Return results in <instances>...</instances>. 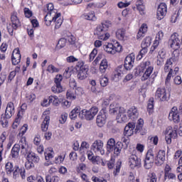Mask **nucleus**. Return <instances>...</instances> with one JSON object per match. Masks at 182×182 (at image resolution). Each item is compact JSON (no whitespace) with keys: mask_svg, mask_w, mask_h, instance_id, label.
Instances as JSON below:
<instances>
[{"mask_svg":"<svg viewBox=\"0 0 182 182\" xmlns=\"http://www.w3.org/2000/svg\"><path fill=\"white\" fill-rule=\"evenodd\" d=\"M19 151L22 156H26V159L31 163H39V156L33 152L29 151V145L26 141V137H22L18 144H16L11 150V156L12 159H18L19 157Z\"/></svg>","mask_w":182,"mask_h":182,"instance_id":"f257e3e1","label":"nucleus"},{"mask_svg":"<svg viewBox=\"0 0 182 182\" xmlns=\"http://www.w3.org/2000/svg\"><path fill=\"white\" fill-rule=\"evenodd\" d=\"M165 160L166 151L160 150L154 158V154L153 153V150L149 149L146 153L144 166L145 168H146V170H149V168H151L153 167L154 161L156 166H161L164 164Z\"/></svg>","mask_w":182,"mask_h":182,"instance_id":"f03ea898","label":"nucleus"},{"mask_svg":"<svg viewBox=\"0 0 182 182\" xmlns=\"http://www.w3.org/2000/svg\"><path fill=\"white\" fill-rule=\"evenodd\" d=\"M168 44L174 50L172 53V57L166 60V66L168 65L170 66V65L173 64V62H177V50L180 49V46L181 45V41L178 38V33H174L171 35Z\"/></svg>","mask_w":182,"mask_h":182,"instance_id":"7ed1b4c3","label":"nucleus"},{"mask_svg":"<svg viewBox=\"0 0 182 182\" xmlns=\"http://www.w3.org/2000/svg\"><path fill=\"white\" fill-rule=\"evenodd\" d=\"M110 22L105 21L98 25L95 30V35H97L99 39L101 41H107L110 38V34L106 31L110 28Z\"/></svg>","mask_w":182,"mask_h":182,"instance_id":"20e7f679","label":"nucleus"},{"mask_svg":"<svg viewBox=\"0 0 182 182\" xmlns=\"http://www.w3.org/2000/svg\"><path fill=\"white\" fill-rule=\"evenodd\" d=\"M47 11H48V13L45 16V22L47 26H50L52 21L60 17V13H58V10L54 9L52 3L47 5Z\"/></svg>","mask_w":182,"mask_h":182,"instance_id":"39448f33","label":"nucleus"},{"mask_svg":"<svg viewBox=\"0 0 182 182\" xmlns=\"http://www.w3.org/2000/svg\"><path fill=\"white\" fill-rule=\"evenodd\" d=\"M14 114H15V105H14V102H10L7 104L5 111V117H1L0 120L2 127H8L9 123L8 119H11Z\"/></svg>","mask_w":182,"mask_h":182,"instance_id":"423d86ee","label":"nucleus"},{"mask_svg":"<svg viewBox=\"0 0 182 182\" xmlns=\"http://www.w3.org/2000/svg\"><path fill=\"white\" fill-rule=\"evenodd\" d=\"M178 127L177 125H174L173 127H168L166 129V136L165 140L167 144H171V139H177V130Z\"/></svg>","mask_w":182,"mask_h":182,"instance_id":"0eeeda50","label":"nucleus"},{"mask_svg":"<svg viewBox=\"0 0 182 182\" xmlns=\"http://www.w3.org/2000/svg\"><path fill=\"white\" fill-rule=\"evenodd\" d=\"M11 21L12 26L11 24H9L7 26V30L9 35L12 36L14 35V29L16 30L18 29V28H19V26H21V21H19V18H18L16 13H13L11 14Z\"/></svg>","mask_w":182,"mask_h":182,"instance_id":"6e6552de","label":"nucleus"},{"mask_svg":"<svg viewBox=\"0 0 182 182\" xmlns=\"http://www.w3.org/2000/svg\"><path fill=\"white\" fill-rule=\"evenodd\" d=\"M97 112H99V109L96 107H92L89 110L82 109L81 119L93 120V119H95V116L97 114Z\"/></svg>","mask_w":182,"mask_h":182,"instance_id":"1a4fd4ad","label":"nucleus"},{"mask_svg":"<svg viewBox=\"0 0 182 182\" xmlns=\"http://www.w3.org/2000/svg\"><path fill=\"white\" fill-rule=\"evenodd\" d=\"M155 96L160 102H167L170 99V93L166 90V88H158Z\"/></svg>","mask_w":182,"mask_h":182,"instance_id":"9d476101","label":"nucleus"},{"mask_svg":"<svg viewBox=\"0 0 182 182\" xmlns=\"http://www.w3.org/2000/svg\"><path fill=\"white\" fill-rule=\"evenodd\" d=\"M103 141L100 139L95 140L91 146V150H92L94 153H97V154L103 156V154H105V149H103Z\"/></svg>","mask_w":182,"mask_h":182,"instance_id":"9b49d317","label":"nucleus"},{"mask_svg":"<svg viewBox=\"0 0 182 182\" xmlns=\"http://www.w3.org/2000/svg\"><path fill=\"white\" fill-rule=\"evenodd\" d=\"M87 72H89V66L80 63V70L77 75L78 80H85L87 77Z\"/></svg>","mask_w":182,"mask_h":182,"instance_id":"f8f14e48","label":"nucleus"},{"mask_svg":"<svg viewBox=\"0 0 182 182\" xmlns=\"http://www.w3.org/2000/svg\"><path fill=\"white\" fill-rule=\"evenodd\" d=\"M88 160H90L94 164H101V166H106V162L103 159H100V156H95L93 152L88 151L87 152Z\"/></svg>","mask_w":182,"mask_h":182,"instance_id":"ddd939ff","label":"nucleus"},{"mask_svg":"<svg viewBox=\"0 0 182 182\" xmlns=\"http://www.w3.org/2000/svg\"><path fill=\"white\" fill-rule=\"evenodd\" d=\"M181 114L178 113V109L177 107H173L169 113L168 119L174 123H180V116Z\"/></svg>","mask_w":182,"mask_h":182,"instance_id":"4468645a","label":"nucleus"},{"mask_svg":"<svg viewBox=\"0 0 182 182\" xmlns=\"http://www.w3.org/2000/svg\"><path fill=\"white\" fill-rule=\"evenodd\" d=\"M167 14V5L166 3H161L158 6L156 16L159 21H161Z\"/></svg>","mask_w":182,"mask_h":182,"instance_id":"2eb2a0df","label":"nucleus"},{"mask_svg":"<svg viewBox=\"0 0 182 182\" xmlns=\"http://www.w3.org/2000/svg\"><path fill=\"white\" fill-rule=\"evenodd\" d=\"M129 163L131 168L140 167L141 166V159L137 157L136 154H132L129 158Z\"/></svg>","mask_w":182,"mask_h":182,"instance_id":"dca6fc26","label":"nucleus"},{"mask_svg":"<svg viewBox=\"0 0 182 182\" xmlns=\"http://www.w3.org/2000/svg\"><path fill=\"white\" fill-rule=\"evenodd\" d=\"M134 65V55L130 54L127 56L124 60V68L126 70H131Z\"/></svg>","mask_w":182,"mask_h":182,"instance_id":"f3484780","label":"nucleus"},{"mask_svg":"<svg viewBox=\"0 0 182 182\" xmlns=\"http://www.w3.org/2000/svg\"><path fill=\"white\" fill-rule=\"evenodd\" d=\"M174 63H176V62H172V64H171L170 65H167V62H166L164 70L166 73L168 72L165 81L166 85H168V83H170V80H171V76H173V65H174Z\"/></svg>","mask_w":182,"mask_h":182,"instance_id":"a211bd4d","label":"nucleus"},{"mask_svg":"<svg viewBox=\"0 0 182 182\" xmlns=\"http://www.w3.org/2000/svg\"><path fill=\"white\" fill-rule=\"evenodd\" d=\"M135 127L136 124L134 122H129L128 124L124 127V136H125V137H130V136H133Z\"/></svg>","mask_w":182,"mask_h":182,"instance_id":"6ab92c4d","label":"nucleus"},{"mask_svg":"<svg viewBox=\"0 0 182 182\" xmlns=\"http://www.w3.org/2000/svg\"><path fill=\"white\" fill-rule=\"evenodd\" d=\"M14 178H18L19 177V174L23 180L26 178V175H25V168H19V166H14Z\"/></svg>","mask_w":182,"mask_h":182,"instance_id":"aec40b11","label":"nucleus"},{"mask_svg":"<svg viewBox=\"0 0 182 182\" xmlns=\"http://www.w3.org/2000/svg\"><path fill=\"white\" fill-rule=\"evenodd\" d=\"M147 65H150V62L146 61L138 65L136 69L134 70V75L135 76H140L142 73H144V70H146V66Z\"/></svg>","mask_w":182,"mask_h":182,"instance_id":"412c9836","label":"nucleus"},{"mask_svg":"<svg viewBox=\"0 0 182 182\" xmlns=\"http://www.w3.org/2000/svg\"><path fill=\"white\" fill-rule=\"evenodd\" d=\"M11 62L13 65H18V63H21V53L19 52V48L14 50L11 56Z\"/></svg>","mask_w":182,"mask_h":182,"instance_id":"4be33fe9","label":"nucleus"},{"mask_svg":"<svg viewBox=\"0 0 182 182\" xmlns=\"http://www.w3.org/2000/svg\"><path fill=\"white\" fill-rule=\"evenodd\" d=\"M115 144L116 140H114L113 138H110L107 142V153H114V154Z\"/></svg>","mask_w":182,"mask_h":182,"instance_id":"5701e85b","label":"nucleus"},{"mask_svg":"<svg viewBox=\"0 0 182 182\" xmlns=\"http://www.w3.org/2000/svg\"><path fill=\"white\" fill-rule=\"evenodd\" d=\"M127 113L128 117H129V119H131V120H133V122H134V120H136L137 117H139V112L137 111V108H136V107H132L129 108Z\"/></svg>","mask_w":182,"mask_h":182,"instance_id":"b1692460","label":"nucleus"},{"mask_svg":"<svg viewBox=\"0 0 182 182\" xmlns=\"http://www.w3.org/2000/svg\"><path fill=\"white\" fill-rule=\"evenodd\" d=\"M116 37L119 41H125L127 39V36H126V29L119 28L116 31Z\"/></svg>","mask_w":182,"mask_h":182,"instance_id":"393cba45","label":"nucleus"},{"mask_svg":"<svg viewBox=\"0 0 182 182\" xmlns=\"http://www.w3.org/2000/svg\"><path fill=\"white\" fill-rule=\"evenodd\" d=\"M106 123V115L98 114L97 117V124L98 127H103Z\"/></svg>","mask_w":182,"mask_h":182,"instance_id":"a878e982","label":"nucleus"},{"mask_svg":"<svg viewBox=\"0 0 182 182\" xmlns=\"http://www.w3.org/2000/svg\"><path fill=\"white\" fill-rule=\"evenodd\" d=\"M122 149H124V144H122V141H117V144H115L114 156H116L117 157L120 156Z\"/></svg>","mask_w":182,"mask_h":182,"instance_id":"bb28decb","label":"nucleus"},{"mask_svg":"<svg viewBox=\"0 0 182 182\" xmlns=\"http://www.w3.org/2000/svg\"><path fill=\"white\" fill-rule=\"evenodd\" d=\"M146 32H147V24L143 23L136 35V38L140 39V38H143V36H144V33H146Z\"/></svg>","mask_w":182,"mask_h":182,"instance_id":"cd10ccee","label":"nucleus"},{"mask_svg":"<svg viewBox=\"0 0 182 182\" xmlns=\"http://www.w3.org/2000/svg\"><path fill=\"white\" fill-rule=\"evenodd\" d=\"M79 116L80 117H82V113H80V109L79 108H75L73 109L70 113V119H76Z\"/></svg>","mask_w":182,"mask_h":182,"instance_id":"c85d7f7f","label":"nucleus"},{"mask_svg":"<svg viewBox=\"0 0 182 182\" xmlns=\"http://www.w3.org/2000/svg\"><path fill=\"white\" fill-rule=\"evenodd\" d=\"M49 120H50L49 116H46L41 124V129L43 132H46L48 130V128L49 127Z\"/></svg>","mask_w":182,"mask_h":182,"instance_id":"c756f323","label":"nucleus"},{"mask_svg":"<svg viewBox=\"0 0 182 182\" xmlns=\"http://www.w3.org/2000/svg\"><path fill=\"white\" fill-rule=\"evenodd\" d=\"M152 73H153V68L149 67L143 74L142 77H141V80L142 81L147 80V79L150 77V75H151Z\"/></svg>","mask_w":182,"mask_h":182,"instance_id":"7c9ffc66","label":"nucleus"},{"mask_svg":"<svg viewBox=\"0 0 182 182\" xmlns=\"http://www.w3.org/2000/svg\"><path fill=\"white\" fill-rule=\"evenodd\" d=\"M107 68H109V65L107 64V60L103 59L101 61V63L100 65V72H101V73H105Z\"/></svg>","mask_w":182,"mask_h":182,"instance_id":"2f4dec72","label":"nucleus"},{"mask_svg":"<svg viewBox=\"0 0 182 182\" xmlns=\"http://www.w3.org/2000/svg\"><path fill=\"white\" fill-rule=\"evenodd\" d=\"M104 50H105L107 53L114 55V46L112 43H108L107 45L104 46Z\"/></svg>","mask_w":182,"mask_h":182,"instance_id":"473e14b6","label":"nucleus"},{"mask_svg":"<svg viewBox=\"0 0 182 182\" xmlns=\"http://www.w3.org/2000/svg\"><path fill=\"white\" fill-rule=\"evenodd\" d=\"M150 45H151V38L150 37L145 38L141 43V47L146 49L150 46Z\"/></svg>","mask_w":182,"mask_h":182,"instance_id":"72a5a7b5","label":"nucleus"},{"mask_svg":"<svg viewBox=\"0 0 182 182\" xmlns=\"http://www.w3.org/2000/svg\"><path fill=\"white\" fill-rule=\"evenodd\" d=\"M51 90L53 93H62V92H63V88L61 85L55 84V85L51 87Z\"/></svg>","mask_w":182,"mask_h":182,"instance_id":"f704fd0d","label":"nucleus"},{"mask_svg":"<svg viewBox=\"0 0 182 182\" xmlns=\"http://www.w3.org/2000/svg\"><path fill=\"white\" fill-rule=\"evenodd\" d=\"M126 68H124V65H119L117 68V73L118 76H122V75H124L126 73Z\"/></svg>","mask_w":182,"mask_h":182,"instance_id":"c9c22d12","label":"nucleus"},{"mask_svg":"<svg viewBox=\"0 0 182 182\" xmlns=\"http://www.w3.org/2000/svg\"><path fill=\"white\" fill-rule=\"evenodd\" d=\"M46 70L49 73H58V72H59V68H57L55 65L50 64L48 66Z\"/></svg>","mask_w":182,"mask_h":182,"instance_id":"e433bc0d","label":"nucleus"},{"mask_svg":"<svg viewBox=\"0 0 182 182\" xmlns=\"http://www.w3.org/2000/svg\"><path fill=\"white\" fill-rule=\"evenodd\" d=\"M84 18L87 21H95L96 19L94 11H91V13L84 15Z\"/></svg>","mask_w":182,"mask_h":182,"instance_id":"4c0bfd02","label":"nucleus"},{"mask_svg":"<svg viewBox=\"0 0 182 182\" xmlns=\"http://www.w3.org/2000/svg\"><path fill=\"white\" fill-rule=\"evenodd\" d=\"M121 142L124 144V150H126L129 147V143L130 142L129 137L124 136L121 139Z\"/></svg>","mask_w":182,"mask_h":182,"instance_id":"58836bf2","label":"nucleus"},{"mask_svg":"<svg viewBox=\"0 0 182 182\" xmlns=\"http://www.w3.org/2000/svg\"><path fill=\"white\" fill-rule=\"evenodd\" d=\"M66 42H68V39L66 38H60L58 41L57 46L60 48V49H62V48H65L66 46Z\"/></svg>","mask_w":182,"mask_h":182,"instance_id":"ea45409f","label":"nucleus"},{"mask_svg":"<svg viewBox=\"0 0 182 182\" xmlns=\"http://www.w3.org/2000/svg\"><path fill=\"white\" fill-rule=\"evenodd\" d=\"M90 146V145H89V144L86 141H83L81 144V146L80 148V151L82 153H85V151H86V150H87V149H89V147Z\"/></svg>","mask_w":182,"mask_h":182,"instance_id":"a19ab883","label":"nucleus"},{"mask_svg":"<svg viewBox=\"0 0 182 182\" xmlns=\"http://www.w3.org/2000/svg\"><path fill=\"white\" fill-rule=\"evenodd\" d=\"M119 112V107H115L113 105H111L109 106V113L111 114H117V113Z\"/></svg>","mask_w":182,"mask_h":182,"instance_id":"79ce46f5","label":"nucleus"},{"mask_svg":"<svg viewBox=\"0 0 182 182\" xmlns=\"http://www.w3.org/2000/svg\"><path fill=\"white\" fill-rule=\"evenodd\" d=\"M100 82L102 87H106V86L109 85V79L106 77H101Z\"/></svg>","mask_w":182,"mask_h":182,"instance_id":"37998d69","label":"nucleus"},{"mask_svg":"<svg viewBox=\"0 0 182 182\" xmlns=\"http://www.w3.org/2000/svg\"><path fill=\"white\" fill-rule=\"evenodd\" d=\"M53 21L55 22V29H59V28H60V26L63 22V21L59 18H54V20H53L52 22H53Z\"/></svg>","mask_w":182,"mask_h":182,"instance_id":"c03bdc74","label":"nucleus"},{"mask_svg":"<svg viewBox=\"0 0 182 182\" xmlns=\"http://www.w3.org/2000/svg\"><path fill=\"white\" fill-rule=\"evenodd\" d=\"M148 182H157V176L156 173H152L149 175Z\"/></svg>","mask_w":182,"mask_h":182,"instance_id":"a18cd8bd","label":"nucleus"},{"mask_svg":"<svg viewBox=\"0 0 182 182\" xmlns=\"http://www.w3.org/2000/svg\"><path fill=\"white\" fill-rule=\"evenodd\" d=\"M96 55H97V48H94L89 56L90 62L94 60L95 58H96Z\"/></svg>","mask_w":182,"mask_h":182,"instance_id":"49530a36","label":"nucleus"},{"mask_svg":"<svg viewBox=\"0 0 182 182\" xmlns=\"http://www.w3.org/2000/svg\"><path fill=\"white\" fill-rule=\"evenodd\" d=\"M6 170L7 173H12L14 171V164L11 162H7L6 164Z\"/></svg>","mask_w":182,"mask_h":182,"instance_id":"de8ad7c7","label":"nucleus"},{"mask_svg":"<svg viewBox=\"0 0 182 182\" xmlns=\"http://www.w3.org/2000/svg\"><path fill=\"white\" fill-rule=\"evenodd\" d=\"M66 96H67V99H70V100H76V95L72 92V91H68Z\"/></svg>","mask_w":182,"mask_h":182,"instance_id":"09e8293b","label":"nucleus"},{"mask_svg":"<svg viewBox=\"0 0 182 182\" xmlns=\"http://www.w3.org/2000/svg\"><path fill=\"white\" fill-rule=\"evenodd\" d=\"M176 180V174L170 172L169 173H167L166 175H164V180Z\"/></svg>","mask_w":182,"mask_h":182,"instance_id":"8fccbe9b","label":"nucleus"},{"mask_svg":"<svg viewBox=\"0 0 182 182\" xmlns=\"http://www.w3.org/2000/svg\"><path fill=\"white\" fill-rule=\"evenodd\" d=\"M75 93L77 96H82V95H83V93H85V92L83 91V88H82L80 87H77L75 88Z\"/></svg>","mask_w":182,"mask_h":182,"instance_id":"3c124183","label":"nucleus"},{"mask_svg":"<svg viewBox=\"0 0 182 182\" xmlns=\"http://www.w3.org/2000/svg\"><path fill=\"white\" fill-rule=\"evenodd\" d=\"M25 167L27 170H31V168H33V167H35V164H33V162L27 160L25 164Z\"/></svg>","mask_w":182,"mask_h":182,"instance_id":"603ef678","label":"nucleus"},{"mask_svg":"<svg viewBox=\"0 0 182 182\" xmlns=\"http://www.w3.org/2000/svg\"><path fill=\"white\" fill-rule=\"evenodd\" d=\"M154 108V98H150L148 102V109L149 110H153Z\"/></svg>","mask_w":182,"mask_h":182,"instance_id":"864d4df0","label":"nucleus"},{"mask_svg":"<svg viewBox=\"0 0 182 182\" xmlns=\"http://www.w3.org/2000/svg\"><path fill=\"white\" fill-rule=\"evenodd\" d=\"M63 80V77L62 75H56L55 78V85H60V82Z\"/></svg>","mask_w":182,"mask_h":182,"instance_id":"5fc2aeb1","label":"nucleus"},{"mask_svg":"<svg viewBox=\"0 0 182 182\" xmlns=\"http://www.w3.org/2000/svg\"><path fill=\"white\" fill-rule=\"evenodd\" d=\"M68 119V114H63L59 119L60 123L63 124Z\"/></svg>","mask_w":182,"mask_h":182,"instance_id":"6e6d98bb","label":"nucleus"},{"mask_svg":"<svg viewBox=\"0 0 182 182\" xmlns=\"http://www.w3.org/2000/svg\"><path fill=\"white\" fill-rule=\"evenodd\" d=\"M120 167H122V162H117L114 176H117V173H120Z\"/></svg>","mask_w":182,"mask_h":182,"instance_id":"4d7b16f0","label":"nucleus"},{"mask_svg":"<svg viewBox=\"0 0 182 182\" xmlns=\"http://www.w3.org/2000/svg\"><path fill=\"white\" fill-rule=\"evenodd\" d=\"M78 59L75 58L73 55L67 58V62L68 63H73V62H77Z\"/></svg>","mask_w":182,"mask_h":182,"instance_id":"13d9d810","label":"nucleus"},{"mask_svg":"<svg viewBox=\"0 0 182 182\" xmlns=\"http://www.w3.org/2000/svg\"><path fill=\"white\" fill-rule=\"evenodd\" d=\"M26 99L30 102H33L35 99H36V95H35V94H28L26 95Z\"/></svg>","mask_w":182,"mask_h":182,"instance_id":"bf43d9fd","label":"nucleus"},{"mask_svg":"<svg viewBox=\"0 0 182 182\" xmlns=\"http://www.w3.org/2000/svg\"><path fill=\"white\" fill-rule=\"evenodd\" d=\"M65 160V157H63L62 156H59L58 157L55 158L54 162L55 164H59V163H62Z\"/></svg>","mask_w":182,"mask_h":182,"instance_id":"052dcab7","label":"nucleus"},{"mask_svg":"<svg viewBox=\"0 0 182 182\" xmlns=\"http://www.w3.org/2000/svg\"><path fill=\"white\" fill-rule=\"evenodd\" d=\"M24 14L26 18H31L32 16V11L28 8L24 9Z\"/></svg>","mask_w":182,"mask_h":182,"instance_id":"680f3d73","label":"nucleus"},{"mask_svg":"<svg viewBox=\"0 0 182 182\" xmlns=\"http://www.w3.org/2000/svg\"><path fill=\"white\" fill-rule=\"evenodd\" d=\"M91 92L95 93V95H103V91H97L95 86L91 87Z\"/></svg>","mask_w":182,"mask_h":182,"instance_id":"e2e57ef3","label":"nucleus"},{"mask_svg":"<svg viewBox=\"0 0 182 182\" xmlns=\"http://www.w3.org/2000/svg\"><path fill=\"white\" fill-rule=\"evenodd\" d=\"M45 158H46V160H47V161H49L50 159H53V154L46 152Z\"/></svg>","mask_w":182,"mask_h":182,"instance_id":"0e129e2a","label":"nucleus"},{"mask_svg":"<svg viewBox=\"0 0 182 182\" xmlns=\"http://www.w3.org/2000/svg\"><path fill=\"white\" fill-rule=\"evenodd\" d=\"M68 42L71 44V45H75V42L76 41V38L73 36H70L68 38Z\"/></svg>","mask_w":182,"mask_h":182,"instance_id":"69168bd1","label":"nucleus"},{"mask_svg":"<svg viewBox=\"0 0 182 182\" xmlns=\"http://www.w3.org/2000/svg\"><path fill=\"white\" fill-rule=\"evenodd\" d=\"M182 80H181V77L180 76H176L174 78V83L176 85H181Z\"/></svg>","mask_w":182,"mask_h":182,"instance_id":"338daca9","label":"nucleus"},{"mask_svg":"<svg viewBox=\"0 0 182 182\" xmlns=\"http://www.w3.org/2000/svg\"><path fill=\"white\" fill-rule=\"evenodd\" d=\"M164 36V33H163L161 31H160L157 33L156 39H158L159 41H161V39H163Z\"/></svg>","mask_w":182,"mask_h":182,"instance_id":"774afa93","label":"nucleus"}]
</instances>
